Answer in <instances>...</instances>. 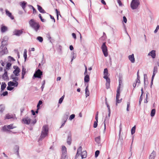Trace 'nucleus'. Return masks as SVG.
<instances>
[{
  "label": "nucleus",
  "instance_id": "obj_1",
  "mask_svg": "<svg viewBox=\"0 0 159 159\" xmlns=\"http://www.w3.org/2000/svg\"><path fill=\"white\" fill-rule=\"evenodd\" d=\"M48 126L47 125L43 126L41 132V135L40 137V139H42L44 138L48 134Z\"/></svg>",
  "mask_w": 159,
  "mask_h": 159
},
{
  "label": "nucleus",
  "instance_id": "obj_2",
  "mask_svg": "<svg viewBox=\"0 0 159 159\" xmlns=\"http://www.w3.org/2000/svg\"><path fill=\"white\" fill-rule=\"evenodd\" d=\"M30 26L33 28L36 31H37L39 28V24L35 21L33 19H31L29 22Z\"/></svg>",
  "mask_w": 159,
  "mask_h": 159
},
{
  "label": "nucleus",
  "instance_id": "obj_3",
  "mask_svg": "<svg viewBox=\"0 0 159 159\" xmlns=\"http://www.w3.org/2000/svg\"><path fill=\"white\" fill-rule=\"evenodd\" d=\"M139 4V0H132L130 4L131 7L133 9H136L138 7Z\"/></svg>",
  "mask_w": 159,
  "mask_h": 159
},
{
  "label": "nucleus",
  "instance_id": "obj_4",
  "mask_svg": "<svg viewBox=\"0 0 159 159\" xmlns=\"http://www.w3.org/2000/svg\"><path fill=\"white\" fill-rule=\"evenodd\" d=\"M101 48L104 56L105 57L108 56V52L107 47L106 45V43H103L102 45Z\"/></svg>",
  "mask_w": 159,
  "mask_h": 159
},
{
  "label": "nucleus",
  "instance_id": "obj_5",
  "mask_svg": "<svg viewBox=\"0 0 159 159\" xmlns=\"http://www.w3.org/2000/svg\"><path fill=\"white\" fill-rule=\"evenodd\" d=\"M22 121L23 123L28 125L31 123V119L28 117H26L22 119Z\"/></svg>",
  "mask_w": 159,
  "mask_h": 159
},
{
  "label": "nucleus",
  "instance_id": "obj_6",
  "mask_svg": "<svg viewBox=\"0 0 159 159\" xmlns=\"http://www.w3.org/2000/svg\"><path fill=\"white\" fill-rule=\"evenodd\" d=\"M43 75V72L39 69L38 70L34 75V76L35 78H41V76Z\"/></svg>",
  "mask_w": 159,
  "mask_h": 159
},
{
  "label": "nucleus",
  "instance_id": "obj_7",
  "mask_svg": "<svg viewBox=\"0 0 159 159\" xmlns=\"http://www.w3.org/2000/svg\"><path fill=\"white\" fill-rule=\"evenodd\" d=\"M14 68L15 69V70L13 71V73L16 76H18L19 75V73L20 71V68L17 66H14Z\"/></svg>",
  "mask_w": 159,
  "mask_h": 159
},
{
  "label": "nucleus",
  "instance_id": "obj_8",
  "mask_svg": "<svg viewBox=\"0 0 159 159\" xmlns=\"http://www.w3.org/2000/svg\"><path fill=\"white\" fill-rule=\"evenodd\" d=\"M23 33V30H15L13 32L14 35H15L17 36H20Z\"/></svg>",
  "mask_w": 159,
  "mask_h": 159
},
{
  "label": "nucleus",
  "instance_id": "obj_9",
  "mask_svg": "<svg viewBox=\"0 0 159 159\" xmlns=\"http://www.w3.org/2000/svg\"><path fill=\"white\" fill-rule=\"evenodd\" d=\"M104 76L103 78L106 79V80H108L109 79L108 78V70L107 68H105L104 69Z\"/></svg>",
  "mask_w": 159,
  "mask_h": 159
},
{
  "label": "nucleus",
  "instance_id": "obj_10",
  "mask_svg": "<svg viewBox=\"0 0 159 159\" xmlns=\"http://www.w3.org/2000/svg\"><path fill=\"white\" fill-rule=\"evenodd\" d=\"M5 11L6 14L7 16L9 17L11 20H13L14 19V16L12 15V13L8 10L7 9H6L5 10Z\"/></svg>",
  "mask_w": 159,
  "mask_h": 159
},
{
  "label": "nucleus",
  "instance_id": "obj_11",
  "mask_svg": "<svg viewBox=\"0 0 159 159\" xmlns=\"http://www.w3.org/2000/svg\"><path fill=\"white\" fill-rule=\"evenodd\" d=\"M18 82H14V81H10L8 83V85L9 86H14L16 87L18 86Z\"/></svg>",
  "mask_w": 159,
  "mask_h": 159
},
{
  "label": "nucleus",
  "instance_id": "obj_12",
  "mask_svg": "<svg viewBox=\"0 0 159 159\" xmlns=\"http://www.w3.org/2000/svg\"><path fill=\"white\" fill-rule=\"evenodd\" d=\"M129 60L131 62L134 63L135 62V58L134 57V54H132L131 55H130L128 57Z\"/></svg>",
  "mask_w": 159,
  "mask_h": 159
},
{
  "label": "nucleus",
  "instance_id": "obj_13",
  "mask_svg": "<svg viewBox=\"0 0 159 159\" xmlns=\"http://www.w3.org/2000/svg\"><path fill=\"white\" fill-rule=\"evenodd\" d=\"M37 7L38 10L40 13H46L45 11L40 5H38Z\"/></svg>",
  "mask_w": 159,
  "mask_h": 159
},
{
  "label": "nucleus",
  "instance_id": "obj_14",
  "mask_svg": "<svg viewBox=\"0 0 159 159\" xmlns=\"http://www.w3.org/2000/svg\"><path fill=\"white\" fill-rule=\"evenodd\" d=\"M149 56H151L152 57L154 58L156 57L155 51L152 50L148 54Z\"/></svg>",
  "mask_w": 159,
  "mask_h": 159
},
{
  "label": "nucleus",
  "instance_id": "obj_15",
  "mask_svg": "<svg viewBox=\"0 0 159 159\" xmlns=\"http://www.w3.org/2000/svg\"><path fill=\"white\" fill-rule=\"evenodd\" d=\"M27 3L25 1L22 2L20 3V5L21 7L25 11Z\"/></svg>",
  "mask_w": 159,
  "mask_h": 159
},
{
  "label": "nucleus",
  "instance_id": "obj_16",
  "mask_svg": "<svg viewBox=\"0 0 159 159\" xmlns=\"http://www.w3.org/2000/svg\"><path fill=\"white\" fill-rule=\"evenodd\" d=\"M82 150V147L80 146L78 149L77 152L75 156L76 157H78L80 155V152H81Z\"/></svg>",
  "mask_w": 159,
  "mask_h": 159
},
{
  "label": "nucleus",
  "instance_id": "obj_17",
  "mask_svg": "<svg viewBox=\"0 0 159 159\" xmlns=\"http://www.w3.org/2000/svg\"><path fill=\"white\" fill-rule=\"evenodd\" d=\"M26 73V69L23 67L21 72V78L23 79L24 78V76Z\"/></svg>",
  "mask_w": 159,
  "mask_h": 159
},
{
  "label": "nucleus",
  "instance_id": "obj_18",
  "mask_svg": "<svg viewBox=\"0 0 159 159\" xmlns=\"http://www.w3.org/2000/svg\"><path fill=\"white\" fill-rule=\"evenodd\" d=\"M81 156L82 158H85L87 157V153L86 151H83L81 152Z\"/></svg>",
  "mask_w": 159,
  "mask_h": 159
},
{
  "label": "nucleus",
  "instance_id": "obj_19",
  "mask_svg": "<svg viewBox=\"0 0 159 159\" xmlns=\"http://www.w3.org/2000/svg\"><path fill=\"white\" fill-rule=\"evenodd\" d=\"M88 85L87 86L86 89H85V95L86 97H87L88 96H89V90L88 89Z\"/></svg>",
  "mask_w": 159,
  "mask_h": 159
},
{
  "label": "nucleus",
  "instance_id": "obj_20",
  "mask_svg": "<svg viewBox=\"0 0 159 159\" xmlns=\"http://www.w3.org/2000/svg\"><path fill=\"white\" fill-rule=\"evenodd\" d=\"M89 76L88 75H86L84 78V81L85 82L88 83L89 80Z\"/></svg>",
  "mask_w": 159,
  "mask_h": 159
},
{
  "label": "nucleus",
  "instance_id": "obj_21",
  "mask_svg": "<svg viewBox=\"0 0 159 159\" xmlns=\"http://www.w3.org/2000/svg\"><path fill=\"white\" fill-rule=\"evenodd\" d=\"M13 115H10L9 114H7L6 115L5 119H10L13 118Z\"/></svg>",
  "mask_w": 159,
  "mask_h": 159
},
{
  "label": "nucleus",
  "instance_id": "obj_22",
  "mask_svg": "<svg viewBox=\"0 0 159 159\" xmlns=\"http://www.w3.org/2000/svg\"><path fill=\"white\" fill-rule=\"evenodd\" d=\"M68 115L67 114V115H65V116H64V122L63 123V124H62L61 126V127H62V126H63L65 124V123H66V122L67 119H68Z\"/></svg>",
  "mask_w": 159,
  "mask_h": 159
},
{
  "label": "nucleus",
  "instance_id": "obj_23",
  "mask_svg": "<svg viewBox=\"0 0 159 159\" xmlns=\"http://www.w3.org/2000/svg\"><path fill=\"white\" fill-rule=\"evenodd\" d=\"M120 87H118V88L117 89L116 92V98H119L120 96Z\"/></svg>",
  "mask_w": 159,
  "mask_h": 159
},
{
  "label": "nucleus",
  "instance_id": "obj_24",
  "mask_svg": "<svg viewBox=\"0 0 159 159\" xmlns=\"http://www.w3.org/2000/svg\"><path fill=\"white\" fill-rule=\"evenodd\" d=\"M7 28L5 26H2L1 28V31L2 32H5L7 30Z\"/></svg>",
  "mask_w": 159,
  "mask_h": 159
},
{
  "label": "nucleus",
  "instance_id": "obj_25",
  "mask_svg": "<svg viewBox=\"0 0 159 159\" xmlns=\"http://www.w3.org/2000/svg\"><path fill=\"white\" fill-rule=\"evenodd\" d=\"M155 156L156 152L153 151L150 155L149 157H151L152 158L154 159Z\"/></svg>",
  "mask_w": 159,
  "mask_h": 159
},
{
  "label": "nucleus",
  "instance_id": "obj_26",
  "mask_svg": "<svg viewBox=\"0 0 159 159\" xmlns=\"http://www.w3.org/2000/svg\"><path fill=\"white\" fill-rule=\"evenodd\" d=\"M5 109L4 106L2 104L0 105V113H2L4 110Z\"/></svg>",
  "mask_w": 159,
  "mask_h": 159
},
{
  "label": "nucleus",
  "instance_id": "obj_27",
  "mask_svg": "<svg viewBox=\"0 0 159 159\" xmlns=\"http://www.w3.org/2000/svg\"><path fill=\"white\" fill-rule=\"evenodd\" d=\"M137 78L136 79V83L139 84L140 82V77L139 75V71L137 72Z\"/></svg>",
  "mask_w": 159,
  "mask_h": 159
},
{
  "label": "nucleus",
  "instance_id": "obj_28",
  "mask_svg": "<svg viewBox=\"0 0 159 159\" xmlns=\"http://www.w3.org/2000/svg\"><path fill=\"white\" fill-rule=\"evenodd\" d=\"M7 126L8 129H12L16 127V126L13 125V124H11Z\"/></svg>",
  "mask_w": 159,
  "mask_h": 159
},
{
  "label": "nucleus",
  "instance_id": "obj_29",
  "mask_svg": "<svg viewBox=\"0 0 159 159\" xmlns=\"http://www.w3.org/2000/svg\"><path fill=\"white\" fill-rule=\"evenodd\" d=\"M61 151L62 153H66V148L65 146H62Z\"/></svg>",
  "mask_w": 159,
  "mask_h": 159
},
{
  "label": "nucleus",
  "instance_id": "obj_30",
  "mask_svg": "<svg viewBox=\"0 0 159 159\" xmlns=\"http://www.w3.org/2000/svg\"><path fill=\"white\" fill-rule=\"evenodd\" d=\"M66 154V153H62L61 159H67V157Z\"/></svg>",
  "mask_w": 159,
  "mask_h": 159
},
{
  "label": "nucleus",
  "instance_id": "obj_31",
  "mask_svg": "<svg viewBox=\"0 0 159 159\" xmlns=\"http://www.w3.org/2000/svg\"><path fill=\"white\" fill-rule=\"evenodd\" d=\"M11 77L12 79L13 80V81L14 82H17V81L19 80V78L18 77L14 76L13 75H12Z\"/></svg>",
  "mask_w": 159,
  "mask_h": 159
},
{
  "label": "nucleus",
  "instance_id": "obj_32",
  "mask_svg": "<svg viewBox=\"0 0 159 159\" xmlns=\"http://www.w3.org/2000/svg\"><path fill=\"white\" fill-rule=\"evenodd\" d=\"M156 112L155 109H152V110L151 113V116L153 117L154 116Z\"/></svg>",
  "mask_w": 159,
  "mask_h": 159
},
{
  "label": "nucleus",
  "instance_id": "obj_33",
  "mask_svg": "<svg viewBox=\"0 0 159 159\" xmlns=\"http://www.w3.org/2000/svg\"><path fill=\"white\" fill-rule=\"evenodd\" d=\"M95 141L98 143H100V137L98 136L95 138Z\"/></svg>",
  "mask_w": 159,
  "mask_h": 159
},
{
  "label": "nucleus",
  "instance_id": "obj_34",
  "mask_svg": "<svg viewBox=\"0 0 159 159\" xmlns=\"http://www.w3.org/2000/svg\"><path fill=\"white\" fill-rule=\"evenodd\" d=\"M71 137L70 136H68L67 139V143L69 145L71 143Z\"/></svg>",
  "mask_w": 159,
  "mask_h": 159
},
{
  "label": "nucleus",
  "instance_id": "obj_35",
  "mask_svg": "<svg viewBox=\"0 0 159 159\" xmlns=\"http://www.w3.org/2000/svg\"><path fill=\"white\" fill-rule=\"evenodd\" d=\"M6 86V84L5 83H2L1 86V89L2 90H3L5 88Z\"/></svg>",
  "mask_w": 159,
  "mask_h": 159
},
{
  "label": "nucleus",
  "instance_id": "obj_36",
  "mask_svg": "<svg viewBox=\"0 0 159 159\" xmlns=\"http://www.w3.org/2000/svg\"><path fill=\"white\" fill-rule=\"evenodd\" d=\"M107 82L106 83V85L107 86V89H108L109 87H110V79H109L108 80H106Z\"/></svg>",
  "mask_w": 159,
  "mask_h": 159
},
{
  "label": "nucleus",
  "instance_id": "obj_37",
  "mask_svg": "<svg viewBox=\"0 0 159 159\" xmlns=\"http://www.w3.org/2000/svg\"><path fill=\"white\" fill-rule=\"evenodd\" d=\"M135 126L133 127L131 129V133L132 134H134L135 132Z\"/></svg>",
  "mask_w": 159,
  "mask_h": 159
},
{
  "label": "nucleus",
  "instance_id": "obj_38",
  "mask_svg": "<svg viewBox=\"0 0 159 159\" xmlns=\"http://www.w3.org/2000/svg\"><path fill=\"white\" fill-rule=\"evenodd\" d=\"M64 95H63L61 97V98H60L59 100V104H61L63 100V99L64 98Z\"/></svg>",
  "mask_w": 159,
  "mask_h": 159
},
{
  "label": "nucleus",
  "instance_id": "obj_39",
  "mask_svg": "<svg viewBox=\"0 0 159 159\" xmlns=\"http://www.w3.org/2000/svg\"><path fill=\"white\" fill-rule=\"evenodd\" d=\"M157 66H155L153 68V73H154V74H156V73L157 72Z\"/></svg>",
  "mask_w": 159,
  "mask_h": 159
},
{
  "label": "nucleus",
  "instance_id": "obj_40",
  "mask_svg": "<svg viewBox=\"0 0 159 159\" xmlns=\"http://www.w3.org/2000/svg\"><path fill=\"white\" fill-rule=\"evenodd\" d=\"M130 107V102H127V107L126 110L127 111H129V107Z\"/></svg>",
  "mask_w": 159,
  "mask_h": 159
},
{
  "label": "nucleus",
  "instance_id": "obj_41",
  "mask_svg": "<svg viewBox=\"0 0 159 159\" xmlns=\"http://www.w3.org/2000/svg\"><path fill=\"white\" fill-rule=\"evenodd\" d=\"M42 104V101L40 100L39 103H38L37 105V108H38V110H39V106L40 105Z\"/></svg>",
  "mask_w": 159,
  "mask_h": 159
},
{
  "label": "nucleus",
  "instance_id": "obj_42",
  "mask_svg": "<svg viewBox=\"0 0 159 159\" xmlns=\"http://www.w3.org/2000/svg\"><path fill=\"white\" fill-rule=\"evenodd\" d=\"M37 39L40 42H42L43 41V38L41 37H38L37 38Z\"/></svg>",
  "mask_w": 159,
  "mask_h": 159
},
{
  "label": "nucleus",
  "instance_id": "obj_43",
  "mask_svg": "<svg viewBox=\"0 0 159 159\" xmlns=\"http://www.w3.org/2000/svg\"><path fill=\"white\" fill-rule=\"evenodd\" d=\"M100 152L99 150H97L95 152V157H97L99 154Z\"/></svg>",
  "mask_w": 159,
  "mask_h": 159
},
{
  "label": "nucleus",
  "instance_id": "obj_44",
  "mask_svg": "<svg viewBox=\"0 0 159 159\" xmlns=\"http://www.w3.org/2000/svg\"><path fill=\"white\" fill-rule=\"evenodd\" d=\"M2 129L4 131H7L8 130V129H7V125H5L3 127Z\"/></svg>",
  "mask_w": 159,
  "mask_h": 159
},
{
  "label": "nucleus",
  "instance_id": "obj_45",
  "mask_svg": "<svg viewBox=\"0 0 159 159\" xmlns=\"http://www.w3.org/2000/svg\"><path fill=\"white\" fill-rule=\"evenodd\" d=\"M119 98H116V104L117 105V103H120L121 102V100L122 99H119Z\"/></svg>",
  "mask_w": 159,
  "mask_h": 159
},
{
  "label": "nucleus",
  "instance_id": "obj_46",
  "mask_svg": "<svg viewBox=\"0 0 159 159\" xmlns=\"http://www.w3.org/2000/svg\"><path fill=\"white\" fill-rule=\"evenodd\" d=\"M75 116L74 114H72L70 116L69 118V119L70 120H71L72 119H73L75 118Z\"/></svg>",
  "mask_w": 159,
  "mask_h": 159
},
{
  "label": "nucleus",
  "instance_id": "obj_47",
  "mask_svg": "<svg viewBox=\"0 0 159 159\" xmlns=\"http://www.w3.org/2000/svg\"><path fill=\"white\" fill-rule=\"evenodd\" d=\"M39 18H40V20H41L42 22H45V20L44 19H43L42 17V16H41V14H39Z\"/></svg>",
  "mask_w": 159,
  "mask_h": 159
},
{
  "label": "nucleus",
  "instance_id": "obj_48",
  "mask_svg": "<svg viewBox=\"0 0 159 159\" xmlns=\"http://www.w3.org/2000/svg\"><path fill=\"white\" fill-rule=\"evenodd\" d=\"M56 11L57 13V18L58 20V15H60V12L58 11L57 9H56Z\"/></svg>",
  "mask_w": 159,
  "mask_h": 159
},
{
  "label": "nucleus",
  "instance_id": "obj_49",
  "mask_svg": "<svg viewBox=\"0 0 159 159\" xmlns=\"http://www.w3.org/2000/svg\"><path fill=\"white\" fill-rule=\"evenodd\" d=\"M24 57L25 58V60L27 58V53H26V50H25L24 52Z\"/></svg>",
  "mask_w": 159,
  "mask_h": 159
},
{
  "label": "nucleus",
  "instance_id": "obj_50",
  "mask_svg": "<svg viewBox=\"0 0 159 159\" xmlns=\"http://www.w3.org/2000/svg\"><path fill=\"white\" fill-rule=\"evenodd\" d=\"M13 89H14V87H11V86H9L8 85L7 86V89L8 90H10V91L12 90H13Z\"/></svg>",
  "mask_w": 159,
  "mask_h": 159
},
{
  "label": "nucleus",
  "instance_id": "obj_51",
  "mask_svg": "<svg viewBox=\"0 0 159 159\" xmlns=\"http://www.w3.org/2000/svg\"><path fill=\"white\" fill-rule=\"evenodd\" d=\"M98 121H95L93 124V127L96 128L97 127L98 125Z\"/></svg>",
  "mask_w": 159,
  "mask_h": 159
},
{
  "label": "nucleus",
  "instance_id": "obj_52",
  "mask_svg": "<svg viewBox=\"0 0 159 159\" xmlns=\"http://www.w3.org/2000/svg\"><path fill=\"white\" fill-rule=\"evenodd\" d=\"M11 64L10 63H8L6 65V67L7 69L9 68L11 66Z\"/></svg>",
  "mask_w": 159,
  "mask_h": 159
},
{
  "label": "nucleus",
  "instance_id": "obj_53",
  "mask_svg": "<svg viewBox=\"0 0 159 159\" xmlns=\"http://www.w3.org/2000/svg\"><path fill=\"white\" fill-rule=\"evenodd\" d=\"M30 6L32 7V8L33 10V13H36L37 12V11L35 9V8L32 6Z\"/></svg>",
  "mask_w": 159,
  "mask_h": 159
},
{
  "label": "nucleus",
  "instance_id": "obj_54",
  "mask_svg": "<svg viewBox=\"0 0 159 159\" xmlns=\"http://www.w3.org/2000/svg\"><path fill=\"white\" fill-rule=\"evenodd\" d=\"M123 21L125 23H126L127 21V20L126 17L125 16L123 17Z\"/></svg>",
  "mask_w": 159,
  "mask_h": 159
},
{
  "label": "nucleus",
  "instance_id": "obj_55",
  "mask_svg": "<svg viewBox=\"0 0 159 159\" xmlns=\"http://www.w3.org/2000/svg\"><path fill=\"white\" fill-rule=\"evenodd\" d=\"M85 66V72H84V74L85 75V74H86L87 72V66L85 65L84 66Z\"/></svg>",
  "mask_w": 159,
  "mask_h": 159
},
{
  "label": "nucleus",
  "instance_id": "obj_56",
  "mask_svg": "<svg viewBox=\"0 0 159 159\" xmlns=\"http://www.w3.org/2000/svg\"><path fill=\"white\" fill-rule=\"evenodd\" d=\"M72 35L73 37V38L75 39L76 38V34L75 33H72Z\"/></svg>",
  "mask_w": 159,
  "mask_h": 159
},
{
  "label": "nucleus",
  "instance_id": "obj_57",
  "mask_svg": "<svg viewBox=\"0 0 159 159\" xmlns=\"http://www.w3.org/2000/svg\"><path fill=\"white\" fill-rule=\"evenodd\" d=\"M8 94V92L7 91H5V92H3V93H2V95L3 96H6Z\"/></svg>",
  "mask_w": 159,
  "mask_h": 159
},
{
  "label": "nucleus",
  "instance_id": "obj_58",
  "mask_svg": "<svg viewBox=\"0 0 159 159\" xmlns=\"http://www.w3.org/2000/svg\"><path fill=\"white\" fill-rule=\"evenodd\" d=\"M117 2L118 3L119 6H121L122 5V3L120 0H117Z\"/></svg>",
  "mask_w": 159,
  "mask_h": 159
},
{
  "label": "nucleus",
  "instance_id": "obj_59",
  "mask_svg": "<svg viewBox=\"0 0 159 159\" xmlns=\"http://www.w3.org/2000/svg\"><path fill=\"white\" fill-rule=\"evenodd\" d=\"M7 72L6 71V72H5V73L3 75V77H7Z\"/></svg>",
  "mask_w": 159,
  "mask_h": 159
},
{
  "label": "nucleus",
  "instance_id": "obj_60",
  "mask_svg": "<svg viewBox=\"0 0 159 159\" xmlns=\"http://www.w3.org/2000/svg\"><path fill=\"white\" fill-rule=\"evenodd\" d=\"M122 83V81L121 80H119V85L118 87H120V88L121 84Z\"/></svg>",
  "mask_w": 159,
  "mask_h": 159
},
{
  "label": "nucleus",
  "instance_id": "obj_61",
  "mask_svg": "<svg viewBox=\"0 0 159 159\" xmlns=\"http://www.w3.org/2000/svg\"><path fill=\"white\" fill-rule=\"evenodd\" d=\"M70 49L71 51L73 50L74 48L72 45H71L70 46Z\"/></svg>",
  "mask_w": 159,
  "mask_h": 159
},
{
  "label": "nucleus",
  "instance_id": "obj_62",
  "mask_svg": "<svg viewBox=\"0 0 159 159\" xmlns=\"http://www.w3.org/2000/svg\"><path fill=\"white\" fill-rule=\"evenodd\" d=\"M9 57L10 59L12 60V61H15V60L12 57H11V56H9Z\"/></svg>",
  "mask_w": 159,
  "mask_h": 159
},
{
  "label": "nucleus",
  "instance_id": "obj_63",
  "mask_svg": "<svg viewBox=\"0 0 159 159\" xmlns=\"http://www.w3.org/2000/svg\"><path fill=\"white\" fill-rule=\"evenodd\" d=\"M36 122V120H34L32 122H31V123L33 125H34Z\"/></svg>",
  "mask_w": 159,
  "mask_h": 159
},
{
  "label": "nucleus",
  "instance_id": "obj_64",
  "mask_svg": "<svg viewBox=\"0 0 159 159\" xmlns=\"http://www.w3.org/2000/svg\"><path fill=\"white\" fill-rule=\"evenodd\" d=\"M157 64L158 66H159V59H157Z\"/></svg>",
  "mask_w": 159,
  "mask_h": 159
}]
</instances>
